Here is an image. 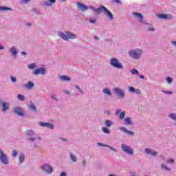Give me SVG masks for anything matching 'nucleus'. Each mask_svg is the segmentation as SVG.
I'll list each match as a JSON object with an SVG mask.
<instances>
[{
	"label": "nucleus",
	"instance_id": "nucleus-1",
	"mask_svg": "<svg viewBox=\"0 0 176 176\" xmlns=\"http://www.w3.org/2000/svg\"><path fill=\"white\" fill-rule=\"evenodd\" d=\"M141 54H142L141 50H134L129 52V56L133 58H140Z\"/></svg>",
	"mask_w": 176,
	"mask_h": 176
},
{
	"label": "nucleus",
	"instance_id": "nucleus-2",
	"mask_svg": "<svg viewBox=\"0 0 176 176\" xmlns=\"http://www.w3.org/2000/svg\"><path fill=\"white\" fill-rule=\"evenodd\" d=\"M0 160L3 164H9L8 155H6V154H5L2 150H0Z\"/></svg>",
	"mask_w": 176,
	"mask_h": 176
},
{
	"label": "nucleus",
	"instance_id": "nucleus-3",
	"mask_svg": "<svg viewBox=\"0 0 176 176\" xmlns=\"http://www.w3.org/2000/svg\"><path fill=\"white\" fill-rule=\"evenodd\" d=\"M121 148L125 153H128V155H133L134 150L131 148L130 146L126 145V144H122Z\"/></svg>",
	"mask_w": 176,
	"mask_h": 176
},
{
	"label": "nucleus",
	"instance_id": "nucleus-4",
	"mask_svg": "<svg viewBox=\"0 0 176 176\" xmlns=\"http://www.w3.org/2000/svg\"><path fill=\"white\" fill-rule=\"evenodd\" d=\"M111 65L115 67L116 68H123V65L119 63V60L116 58H113L110 61Z\"/></svg>",
	"mask_w": 176,
	"mask_h": 176
},
{
	"label": "nucleus",
	"instance_id": "nucleus-5",
	"mask_svg": "<svg viewBox=\"0 0 176 176\" xmlns=\"http://www.w3.org/2000/svg\"><path fill=\"white\" fill-rule=\"evenodd\" d=\"M113 91H114V93H116V94L120 98H123V97H124V91L120 87L114 88Z\"/></svg>",
	"mask_w": 176,
	"mask_h": 176
},
{
	"label": "nucleus",
	"instance_id": "nucleus-6",
	"mask_svg": "<svg viewBox=\"0 0 176 176\" xmlns=\"http://www.w3.org/2000/svg\"><path fill=\"white\" fill-rule=\"evenodd\" d=\"M39 74H41V75H45V74H46V69H45V68L43 67H41V68L36 69L34 72V75H39Z\"/></svg>",
	"mask_w": 176,
	"mask_h": 176
},
{
	"label": "nucleus",
	"instance_id": "nucleus-7",
	"mask_svg": "<svg viewBox=\"0 0 176 176\" xmlns=\"http://www.w3.org/2000/svg\"><path fill=\"white\" fill-rule=\"evenodd\" d=\"M42 168L44 171H45L48 174H50V173H53V168H52V166H49L48 164L43 165L42 166Z\"/></svg>",
	"mask_w": 176,
	"mask_h": 176
},
{
	"label": "nucleus",
	"instance_id": "nucleus-8",
	"mask_svg": "<svg viewBox=\"0 0 176 176\" xmlns=\"http://www.w3.org/2000/svg\"><path fill=\"white\" fill-rule=\"evenodd\" d=\"M77 8L78 9V10H81V12H85V10H87V6H86V5L80 3V2H78L77 3Z\"/></svg>",
	"mask_w": 176,
	"mask_h": 176
},
{
	"label": "nucleus",
	"instance_id": "nucleus-9",
	"mask_svg": "<svg viewBox=\"0 0 176 176\" xmlns=\"http://www.w3.org/2000/svg\"><path fill=\"white\" fill-rule=\"evenodd\" d=\"M14 113H16V115H19V116H24V110L20 107H15Z\"/></svg>",
	"mask_w": 176,
	"mask_h": 176
},
{
	"label": "nucleus",
	"instance_id": "nucleus-10",
	"mask_svg": "<svg viewBox=\"0 0 176 176\" xmlns=\"http://www.w3.org/2000/svg\"><path fill=\"white\" fill-rule=\"evenodd\" d=\"M40 126H42V127H47L48 129H54V128L53 124H52L49 122H40Z\"/></svg>",
	"mask_w": 176,
	"mask_h": 176
},
{
	"label": "nucleus",
	"instance_id": "nucleus-11",
	"mask_svg": "<svg viewBox=\"0 0 176 176\" xmlns=\"http://www.w3.org/2000/svg\"><path fill=\"white\" fill-rule=\"evenodd\" d=\"M159 19H165V20H167L168 19H171V15L170 14H160L157 15Z\"/></svg>",
	"mask_w": 176,
	"mask_h": 176
},
{
	"label": "nucleus",
	"instance_id": "nucleus-12",
	"mask_svg": "<svg viewBox=\"0 0 176 176\" xmlns=\"http://www.w3.org/2000/svg\"><path fill=\"white\" fill-rule=\"evenodd\" d=\"M104 14H107V17H109L110 20H113V14H112L111 12L107 8L104 10Z\"/></svg>",
	"mask_w": 176,
	"mask_h": 176
},
{
	"label": "nucleus",
	"instance_id": "nucleus-13",
	"mask_svg": "<svg viewBox=\"0 0 176 176\" xmlns=\"http://www.w3.org/2000/svg\"><path fill=\"white\" fill-rule=\"evenodd\" d=\"M145 152L146 153H148V155H151L152 156H156V155H157V152L153 151L149 148H146Z\"/></svg>",
	"mask_w": 176,
	"mask_h": 176
},
{
	"label": "nucleus",
	"instance_id": "nucleus-14",
	"mask_svg": "<svg viewBox=\"0 0 176 176\" xmlns=\"http://www.w3.org/2000/svg\"><path fill=\"white\" fill-rule=\"evenodd\" d=\"M105 10H107V8L104 7V6H101L99 8L95 10L96 13H97L98 14H100V13L102 12H105Z\"/></svg>",
	"mask_w": 176,
	"mask_h": 176
},
{
	"label": "nucleus",
	"instance_id": "nucleus-15",
	"mask_svg": "<svg viewBox=\"0 0 176 176\" xmlns=\"http://www.w3.org/2000/svg\"><path fill=\"white\" fill-rule=\"evenodd\" d=\"M133 16H135V17H137V19H139V21L142 22L143 20V16L142 14H141V13H138V12H133Z\"/></svg>",
	"mask_w": 176,
	"mask_h": 176
},
{
	"label": "nucleus",
	"instance_id": "nucleus-16",
	"mask_svg": "<svg viewBox=\"0 0 176 176\" xmlns=\"http://www.w3.org/2000/svg\"><path fill=\"white\" fill-rule=\"evenodd\" d=\"M66 34L67 35V38H69L70 39H75V38H76V35L69 32H66Z\"/></svg>",
	"mask_w": 176,
	"mask_h": 176
},
{
	"label": "nucleus",
	"instance_id": "nucleus-17",
	"mask_svg": "<svg viewBox=\"0 0 176 176\" xmlns=\"http://www.w3.org/2000/svg\"><path fill=\"white\" fill-rule=\"evenodd\" d=\"M25 87H26V89H32V87H34V83L31 81H29L26 85H25Z\"/></svg>",
	"mask_w": 176,
	"mask_h": 176
},
{
	"label": "nucleus",
	"instance_id": "nucleus-18",
	"mask_svg": "<svg viewBox=\"0 0 176 176\" xmlns=\"http://www.w3.org/2000/svg\"><path fill=\"white\" fill-rule=\"evenodd\" d=\"M60 79L61 80H63V82H65L67 80H71V78L69 76H61L60 77Z\"/></svg>",
	"mask_w": 176,
	"mask_h": 176
},
{
	"label": "nucleus",
	"instance_id": "nucleus-19",
	"mask_svg": "<svg viewBox=\"0 0 176 176\" xmlns=\"http://www.w3.org/2000/svg\"><path fill=\"white\" fill-rule=\"evenodd\" d=\"M10 53L13 54V56H16L17 54V50H16V47H12L10 50Z\"/></svg>",
	"mask_w": 176,
	"mask_h": 176
},
{
	"label": "nucleus",
	"instance_id": "nucleus-20",
	"mask_svg": "<svg viewBox=\"0 0 176 176\" xmlns=\"http://www.w3.org/2000/svg\"><path fill=\"white\" fill-rule=\"evenodd\" d=\"M2 107L3 111H7V109H9V103H3Z\"/></svg>",
	"mask_w": 176,
	"mask_h": 176
},
{
	"label": "nucleus",
	"instance_id": "nucleus-21",
	"mask_svg": "<svg viewBox=\"0 0 176 176\" xmlns=\"http://www.w3.org/2000/svg\"><path fill=\"white\" fill-rule=\"evenodd\" d=\"M60 36H61L62 38L64 39L65 41H68V35L64 34L63 32H61L60 34Z\"/></svg>",
	"mask_w": 176,
	"mask_h": 176
},
{
	"label": "nucleus",
	"instance_id": "nucleus-22",
	"mask_svg": "<svg viewBox=\"0 0 176 176\" xmlns=\"http://www.w3.org/2000/svg\"><path fill=\"white\" fill-rule=\"evenodd\" d=\"M125 124L127 125L131 124V118H126L124 119Z\"/></svg>",
	"mask_w": 176,
	"mask_h": 176
},
{
	"label": "nucleus",
	"instance_id": "nucleus-23",
	"mask_svg": "<svg viewBox=\"0 0 176 176\" xmlns=\"http://www.w3.org/2000/svg\"><path fill=\"white\" fill-rule=\"evenodd\" d=\"M30 109H32V111H34V112H36V106H35L34 104L32 103L30 104V106L29 107Z\"/></svg>",
	"mask_w": 176,
	"mask_h": 176
},
{
	"label": "nucleus",
	"instance_id": "nucleus-24",
	"mask_svg": "<svg viewBox=\"0 0 176 176\" xmlns=\"http://www.w3.org/2000/svg\"><path fill=\"white\" fill-rule=\"evenodd\" d=\"M103 93H104V94H107L108 96H111V91H109V89H108V88H105L102 90Z\"/></svg>",
	"mask_w": 176,
	"mask_h": 176
},
{
	"label": "nucleus",
	"instance_id": "nucleus-25",
	"mask_svg": "<svg viewBox=\"0 0 176 176\" xmlns=\"http://www.w3.org/2000/svg\"><path fill=\"white\" fill-rule=\"evenodd\" d=\"M25 159V157L24 156V154H21L19 156V162H21V163H23Z\"/></svg>",
	"mask_w": 176,
	"mask_h": 176
},
{
	"label": "nucleus",
	"instance_id": "nucleus-26",
	"mask_svg": "<svg viewBox=\"0 0 176 176\" xmlns=\"http://www.w3.org/2000/svg\"><path fill=\"white\" fill-rule=\"evenodd\" d=\"M105 124L107 127H111V125L113 124V123L111 120H106L105 121Z\"/></svg>",
	"mask_w": 176,
	"mask_h": 176
},
{
	"label": "nucleus",
	"instance_id": "nucleus-27",
	"mask_svg": "<svg viewBox=\"0 0 176 176\" xmlns=\"http://www.w3.org/2000/svg\"><path fill=\"white\" fill-rule=\"evenodd\" d=\"M35 133L34 132V131L33 130H28L27 131H26V134L28 135H33V134H34Z\"/></svg>",
	"mask_w": 176,
	"mask_h": 176
},
{
	"label": "nucleus",
	"instance_id": "nucleus-28",
	"mask_svg": "<svg viewBox=\"0 0 176 176\" xmlns=\"http://www.w3.org/2000/svg\"><path fill=\"white\" fill-rule=\"evenodd\" d=\"M169 118H170L171 119H173V120H175L176 121V115L174 113H170L168 116Z\"/></svg>",
	"mask_w": 176,
	"mask_h": 176
},
{
	"label": "nucleus",
	"instance_id": "nucleus-29",
	"mask_svg": "<svg viewBox=\"0 0 176 176\" xmlns=\"http://www.w3.org/2000/svg\"><path fill=\"white\" fill-rule=\"evenodd\" d=\"M25 99L24 96L21 94L18 95V100H20V101H24Z\"/></svg>",
	"mask_w": 176,
	"mask_h": 176
},
{
	"label": "nucleus",
	"instance_id": "nucleus-30",
	"mask_svg": "<svg viewBox=\"0 0 176 176\" xmlns=\"http://www.w3.org/2000/svg\"><path fill=\"white\" fill-rule=\"evenodd\" d=\"M102 131H104L106 134H109V133L111 132L109 131V129L105 127L102 128Z\"/></svg>",
	"mask_w": 176,
	"mask_h": 176
},
{
	"label": "nucleus",
	"instance_id": "nucleus-31",
	"mask_svg": "<svg viewBox=\"0 0 176 176\" xmlns=\"http://www.w3.org/2000/svg\"><path fill=\"white\" fill-rule=\"evenodd\" d=\"M28 67L30 69H34V68H35V64L34 63L30 64L28 65Z\"/></svg>",
	"mask_w": 176,
	"mask_h": 176
},
{
	"label": "nucleus",
	"instance_id": "nucleus-32",
	"mask_svg": "<svg viewBox=\"0 0 176 176\" xmlns=\"http://www.w3.org/2000/svg\"><path fill=\"white\" fill-rule=\"evenodd\" d=\"M131 72V74H133V75L138 74V70H137L135 69H133Z\"/></svg>",
	"mask_w": 176,
	"mask_h": 176
},
{
	"label": "nucleus",
	"instance_id": "nucleus-33",
	"mask_svg": "<svg viewBox=\"0 0 176 176\" xmlns=\"http://www.w3.org/2000/svg\"><path fill=\"white\" fill-rule=\"evenodd\" d=\"M70 157L73 162H76V157H75L72 154H70Z\"/></svg>",
	"mask_w": 176,
	"mask_h": 176
},
{
	"label": "nucleus",
	"instance_id": "nucleus-34",
	"mask_svg": "<svg viewBox=\"0 0 176 176\" xmlns=\"http://www.w3.org/2000/svg\"><path fill=\"white\" fill-rule=\"evenodd\" d=\"M124 115H126V113L124 111L120 113V119H123V118H124Z\"/></svg>",
	"mask_w": 176,
	"mask_h": 176
},
{
	"label": "nucleus",
	"instance_id": "nucleus-35",
	"mask_svg": "<svg viewBox=\"0 0 176 176\" xmlns=\"http://www.w3.org/2000/svg\"><path fill=\"white\" fill-rule=\"evenodd\" d=\"M0 10H11V9L8 7H1Z\"/></svg>",
	"mask_w": 176,
	"mask_h": 176
},
{
	"label": "nucleus",
	"instance_id": "nucleus-36",
	"mask_svg": "<svg viewBox=\"0 0 176 176\" xmlns=\"http://www.w3.org/2000/svg\"><path fill=\"white\" fill-rule=\"evenodd\" d=\"M129 91L132 92V93H134V91H135V89H134V87H129Z\"/></svg>",
	"mask_w": 176,
	"mask_h": 176
},
{
	"label": "nucleus",
	"instance_id": "nucleus-37",
	"mask_svg": "<svg viewBox=\"0 0 176 176\" xmlns=\"http://www.w3.org/2000/svg\"><path fill=\"white\" fill-rule=\"evenodd\" d=\"M12 156L13 157H16V156H17V151L16 150L12 151Z\"/></svg>",
	"mask_w": 176,
	"mask_h": 176
},
{
	"label": "nucleus",
	"instance_id": "nucleus-38",
	"mask_svg": "<svg viewBox=\"0 0 176 176\" xmlns=\"http://www.w3.org/2000/svg\"><path fill=\"white\" fill-rule=\"evenodd\" d=\"M10 79L12 82H13V83H16V77L11 76Z\"/></svg>",
	"mask_w": 176,
	"mask_h": 176
},
{
	"label": "nucleus",
	"instance_id": "nucleus-39",
	"mask_svg": "<svg viewBox=\"0 0 176 176\" xmlns=\"http://www.w3.org/2000/svg\"><path fill=\"white\" fill-rule=\"evenodd\" d=\"M166 80H167L168 83H171V82H173V79L170 77H168L166 78Z\"/></svg>",
	"mask_w": 176,
	"mask_h": 176
},
{
	"label": "nucleus",
	"instance_id": "nucleus-40",
	"mask_svg": "<svg viewBox=\"0 0 176 176\" xmlns=\"http://www.w3.org/2000/svg\"><path fill=\"white\" fill-rule=\"evenodd\" d=\"M120 130H121L122 131H123L124 133H127V130H126V129L124 128V127L120 128Z\"/></svg>",
	"mask_w": 176,
	"mask_h": 176
},
{
	"label": "nucleus",
	"instance_id": "nucleus-41",
	"mask_svg": "<svg viewBox=\"0 0 176 176\" xmlns=\"http://www.w3.org/2000/svg\"><path fill=\"white\" fill-rule=\"evenodd\" d=\"M96 19H90L89 20V22L91 23V24H94V23H96Z\"/></svg>",
	"mask_w": 176,
	"mask_h": 176
},
{
	"label": "nucleus",
	"instance_id": "nucleus-42",
	"mask_svg": "<svg viewBox=\"0 0 176 176\" xmlns=\"http://www.w3.org/2000/svg\"><path fill=\"white\" fill-rule=\"evenodd\" d=\"M120 112H122V110H120V109H118L117 110V111L116 112V116H118V115H119Z\"/></svg>",
	"mask_w": 176,
	"mask_h": 176
},
{
	"label": "nucleus",
	"instance_id": "nucleus-43",
	"mask_svg": "<svg viewBox=\"0 0 176 176\" xmlns=\"http://www.w3.org/2000/svg\"><path fill=\"white\" fill-rule=\"evenodd\" d=\"M126 133H127V134H130V135H134V132L130 131L129 130H127Z\"/></svg>",
	"mask_w": 176,
	"mask_h": 176
},
{
	"label": "nucleus",
	"instance_id": "nucleus-44",
	"mask_svg": "<svg viewBox=\"0 0 176 176\" xmlns=\"http://www.w3.org/2000/svg\"><path fill=\"white\" fill-rule=\"evenodd\" d=\"M147 31H155V28H148L147 29Z\"/></svg>",
	"mask_w": 176,
	"mask_h": 176
},
{
	"label": "nucleus",
	"instance_id": "nucleus-45",
	"mask_svg": "<svg viewBox=\"0 0 176 176\" xmlns=\"http://www.w3.org/2000/svg\"><path fill=\"white\" fill-rule=\"evenodd\" d=\"M162 168H165V170H168V168L167 166H164V165L162 164L161 165Z\"/></svg>",
	"mask_w": 176,
	"mask_h": 176
},
{
	"label": "nucleus",
	"instance_id": "nucleus-46",
	"mask_svg": "<svg viewBox=\"0 0 176 176\" xmlns=\"http://www.w3.org/2000/svg\"><path fill=\"white\" fill-rule=\"evenodd\" d=\"M113 2H115L116 3H120V0H113Z\"/></svg>",
	"mask_w": 176,
	"mask_h": 176
},
{
	"label": "nucleus",
	"instance_id": "nucleus-47",
	"mask_svg": "<svg viewBox=\"0 0 176 176\" xmlns=\"http://www.w3.org/2000/svg\"><path fill=\"white\" fill-rule=\"evenodd\" d=\"M76 89H78V90H79L80 93H83V92H82V89H80V87H79V86H76Z\"/></svg>",
	"mask_w": 176,
	"mask_h": 176
},
{
	"label": "nucleus",
	"instance_id": "nucleus-48",
	"mask_svg": "<svg viewBox=\"0 0 176 176\" xmlns=\"http://www.w3.org/2000/svg\"><path fill=\"white\" fill-rule=\"evenodd\" d=\"M31 0H22V2H24L25 3H28Z\"/></svg>",
	"mask_w": 176,
	"mask_h": 176
},
{
	"label": "nucleus",
	"instance_id": "nucleus-49",
	"mask_svg": "<svg viewBox=\"0 0 176 176\" xmlns=\"http://www.w3.org/2000/svg\"><path fill=\"white\" fill-rule=\"evenodd\" d=\"M60 176H67V173H65V172H63V173L60 174Z\"/></svg>",
	"mask_w": 176,
	"mask_h": 176
},
{
	"label": "nucleus",
	"instance_id": "nucleus-50",
	"mask_svg": "<svg viewBox=\"0 0 176 176\" xmlns=\"http://www.w3.org/2000/svg\"><path fill=\"white\" fill-rule=\"evenodd\" d=\"M137 94H141V91L140 89L136 90Z\"/></svg>",
	"mask_w": 176,
	"mask_h": 176
},
{
	"label": "nucleus",
	"instance_id": "nucleus-51",
	"mask_svg": "<svg viewBox=\"0 0 176 176\" xmlns=\"http://www.w3.org/2000/svg\"><path fill=\"white\" fill-rule=\"evenodd\" d=\"M29 140H30V141H32V142H34V141H35V138H29Z\"/></svg>",
	"mask_w": 176,
	"mask_h": 176
},
{
	"label": "nucleus",
	"instance_id": "nucleus-52",
	"mask_svg": "<svg viewBox=\"0 0 176 176\" xmlns=\"http://www.w3.org/2000/svg\"><path fill=\"white\" fill-rule=\"evenodd\" d=\"M5 47L0 44V50H3Z\"/></svg>",
	"mask_w": 176,
	"mask_h": 176
},
{
	"label": "nucleus",
	"instance_id": "nucleus-53",
	"mask_svg": "<svg viewBox=\"0 0 176 176\" xmlns=\"http://www.w3.org/2000/svg\"><path fill=\"white\" fill-rule=\"evenodd\" d=\"M50 3H54L56 0H50Z\"/></svg>",
	"mask_w": 176,
	"mask_h": 176
},
{
	"label": "nucleus",
	"instance_id": "nucleus-54",
	"mask_svg": "<svg viewBox=\"0 0 176 176\" xmlns=\"http://www.w3.org/2000/svg\"><path fill=\"white\" fill-rule=\"evenodd\" d=\"M168 163H174V160H168Z\"/></svg>",
	"mask_w": 176,
	"mask_h": 176
},
{
	"label": "nucleus",
	"instance_id": "nucleus-55",
	"mask_svg": "<svg viewBox=\"0 0 176 176\" xmlns=\"http://www.w3.org/2000/svg\"><path fill=\"white\" fill-rule=\"evenodd\" d=\"M21 54H22V56H25V55H27V53H25V52H22Z\"/></svg>",
	"mask_w": 176,
	"mask_h": 176
},
{
	"label": "nucleus",
	"instance_id": "nucleus-56",
	"mask_svg": "<svg viewBox=\"0 0 176 176\" xmlns=\"http://www.w3.org/2000/svg\"><path fill=\"white\" fill-rule=\"evenodd\" d=\"M110 148V149L111 150V151H114L115 152H116V150L115 149V148H112V147H109Z\"/></svg>",
	"mask_w": 176,
	"mask_h": 176
},
{
	"label": "nucleus",
	"instance_id": "nucleus-57",
	"mask_svg": "<svg viewBox=\"0 0 176 176\" xmlns=\"http://www.w3.org/2000/svg\"><path fill=\"white\" fill-rule=\"evenodd\" d=\"M44 5H45V6H50V4H47V2H45V3H44Z\"/></svg>",
	"mask_w": 176,
	"mask_h": 176
},
{
	"label": "nucleus",
	"instance_id": "nucleus-58",
	"mask_svg": "<svg viewBox=\"0 0 176 176\" xmlns=\"http://www.w3.org/2000/svg\"><path fill=\"white\" fill-rule=\"evenodd\" d=\"M91 9H92V10H94V12H96V10H97V9H96V8H94V7H91Z\"/></svg>",
	"mask_w": 176,
	"mask_h": 176
},
{
	"label": "nucleus",
	"instance_id": "nucleus-59",
	"mask_svg": "<svg viewBox=\"0 0 176 176\" xmlns=\"http://www.w3.org/2000/svg\"><path fill=\"white\" fill-rule=\"evenodd\" d=\"M166 93V94H173V92H170V91H167V92H165Z\"/></svg>",
	"mask_w": 176,
	"mask_h": 176
},
{
	"label": "nucleus",
	"instance_id": "nucleus-60",
	"mask_svg": "<svg viewBox=\"0 0 176 176\" xmlns=\"http://www.w3.org/2000/svg\"><path fill=\"white\" fill-rule=\"evenodd\" d=\"M52 98L54 100H56V96H52Z\"/></svg>",
	"mask_w": 176,
	"mask_h": 176
},
{
	"label": "nucleus",
	"instance_id": "nucleus-61",
	"mask_svg": "<svg viewBox=\"0 0 176 176\" xmlns=\"http://www.w3.org/2000/svg\"><path fill=\"white\" fill-rule=\"evenodd\" d=\"M140 78H141V79H144V76H140Z\"/></svg>",
	"mask_w": 176,
	"mask_h": 176
},
{
	"label": "nucleus",
	"instance_id": "nucleus-62",
	"mask_svg": "<svg viewBox=\"0 0 176 176\" xmlns=\"http://www.w3.org/2000/svg\"><path fill=\"white\" fill-rule=\"evenodd\" d=\"M106 113H107L108 115H109V111H107Z\"/></svg>",
	"mask_w": 176,
	"mask_h": 176
},
{
	"label": "nucleus",
	"instance_id": "nucleus-63",
	"mask_svg": "<svg viewBox=\"0 0 176 176\" xmlns=\"http://www.w3.org/2000/svg\"><path fill=\"white\" fill-rule=\"evenodd\" d=\"M95 39H98V37L95 36Z\"/></svg>",
	"mask_w": 176,
	"mask_h": 176
},
{
	"label": "nucleus",
	"instance_id": "nucleus-64",
	"mask_svg": "<svg viewBox=\"0 0 176 176\" xmlns=\"http://www.w3.org/2000/svg\"><path fill=\"white\" fill-rule=\"evenodd\" d=\"M66 94H69V91H66Z\"/></svg>",
	"mask_w": 176,
	"mask_h": 176
}]
</instances>
